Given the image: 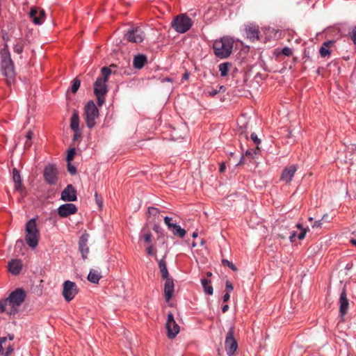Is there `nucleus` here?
<instances>
[{
	"label": "nucleus",
	"instance_id": "f257e3e1",
	"mask_svg": "<svg viewBox=\"0 0 356 356\" xmlns=\"http://www.w3.org/2000/svg\"><path fill=\"white\" fill-rule=\"evenodd\" d=\"M26 298L25 291L18 288L10 293L9 296L0 301V312H5L10 315H15L19 311V306Z\"/></svg>",
	"mask_w": 356,
	"mask_h": 356
},
{
	"label": "nucleus",
	"instance_id": "f03ea898",
	"mask_svg": "<svg viewBox=\"0 0 356 356\" xmlns=\"http://www.w3.org/2000/svg\"><path fill=\"white\" fill-rule=\"evenodd\" d=\"M1 72L6 79L7 85L10 86L15 82V63L11 59L8 45L5 43L4 47L0 51Z\"/></svg>",
	"mask_w": 356,
	"mask_h": 356
},
{
	"label": "nucleus",
	"instance_id": "7ed1b4c3",
	"mask_svg": "<svg viewBox=\"0 0 356 356\" xmlns=\"http://www.w3.org/2000/svg\"><path fill=\"white\" fill-rule=\"evenodd\" d=\"M101 74V76L97 78L93 85V91L99 106H102L105 103V96L108 92L106 82L111 74V69L106 68V66L102 67Z\"/></svg>",
	"mask_w": 356,
	"mask_h": 356
},
{
	"label": "nucleus",
	"instance_id": "20e7f679",
	"mask_svg": "<svg viewBox=\"0 0 356 356\" xmlns=\"http://www.w3.org/2000/svg\"><path fill=\"white\" fill-rule=\"evenodd\" d=\"M234 40L229 37H223L213 42V52L220 58H226L233 51Z\"/></svg>",
	"mask_w": 356,
	"mask_h": 356
},
{
	"label": "nucleus",
	"instance_id": "39448f33",
	"mask_svg": "<svg viewBox=\"0 0 356 356\" xmlns=\"http://www.w3.org/2000/svg\"><path fill=\"white\" fill-rule=\"evenodd\" d=\"M25 241L31 248L37 247L40 234L37 227L35 218H31L25 225Z\"/></svg>",
	"mask_w": 356,
	"mask_h": 356
},
{
	"label": "nucleus",
	"instance_id": "423d86ee",
	"mask_svg": "<svg viewBox=\"0 0 356 356\" xmlns=\"http://www.w3.org/2000/svg\"><path fill=\"white\" fill-rule=\"evenodd\" d=\"M192 25L193 22L191 18L184 14L177 15L172 21V27L175 30L178 31V33H186V31L190 30Z\"/></svg>",
	"mask_w": 356,
	"mask_h": 356
},
{
	"label": "nucleus",
	"instance_id": "0eeeda50",
	"mask_svg": "<svg viewBox=\"0 0 356 356\" xmlns=\"http://www.w3.org/2000/svg\"><path fill=\"white\" fill-rule=\"evenodd\" d=\"M99 110L94 102H89L84 108L86 123L88 128L95 126V120L99 116Z\"/></svg>",
	"mask_w": 356,
	"mask_h": 356
},
{
	"label": "nucleus",
	"instance_id": "6e6552de",
	"mask_svg": "<svg viewBox=\"0 0 356 356\" xmlns=\"http://www.w3.org/2000/svg\"><path fill=\"white\" fill-rule=\"evenodd\" d=\"M234 335V327H230L225 341V350L229 356H233L238 348V343Z\"/></svg>",
	"mask_w": 356,
	"mask_h": 356
},
{
	"label": "nucleus",
	"instance_id": "1a4fd4ad",
	"mask_svg": "<svg viewBox=\"0 0 356 356\" xmlns=\"http://www.w3.org/2000/svg\"><path fill=\"white\" fill-rule=\"evenodd\" d=\"M78 293L76 283L73 281H65L63 288V296L67 301H71Z\"/></svg>",
	"mask_w": 356,
	"mask_h": 356
},
{
	"label": "nucleus",
	"instance_id": "9d476101",
	"mask_svg": "<svg viewBox=\"0 0 356 356\" xmlns=\"http://www.w3.org/2000/svg\"><path fill=\"white\" fill-rule=\"evenodd\" d=\"M165 327L169 338H175L180 330V327L177 324L175 317L171 313L168 314Z\"/></svg>",
	"mask_w": 356,
	"mask_h": 356
},
{
	"label": "nucleus",
	"instance_id": "9b49d317",
	"mask_svg": "<svg viewBox=\"0 0 356 356\" xmlns=\"http://www.w3.org/2000/svg\"><path fill=\"white\" fill-rule=\"evenodd\" d=\"M44 179L50 185H54L58 180V170L55 165H47L44 169Z\"/></svg>",
	"mask_w": 356,
	"mask_h": 356
},
{
	"label": "nucleus",
	"instance_id": "f8f14e48",
	"mask_svg": "<svg viewBox=\"0 0 356 356\" xmlns=\"http://www.w3.org/2000/svg\"><path fill=\"white\" fill-rule=\"evenodd\" d=\"M125 37L127 40L134 42V43H140L145 38V33L140 28H135L133 30L129 31Z\"/></svg>",
	"mask_w": 356,
	"mask_h": 356
},
{
	"label": "nucleus",
	"instance_id": "ddd939ff",
	"mask_svg": "<svg viewBox=\"0 0 356 356\" xmlns=\"http://www.w3.org/2000/svg\"><path fill=\"white\" fill-rule=\"evenodd\" d=\"M29 17L35 24H42L44 20L45 11L43 9H38L37 7H31L29 12Z\"/></svg>",
	"mask_w": 356,
	"mask_h": 356
},
{
	"label": "nucleus",
	"instance_id": "4468645a",
	"mask_svg": "<svg viewBox=\"0 0 356 356\" xmlns=\"http://www.w3.org/2000/svg\"><path fill=\"white\" fill-rule=\"evenodd\" d=\"M61 199L63 201H71L76 200V191L72 184H68L64 190L61 192Z\"/></svg>",
	"mask_w": 356,
	"mask_h": 356
},
{
	"label": "nucleus",
	"instance_id": "2eb2a0df",
	"mask_svg": "<svg viewBox=\"0 0 356 356\" xmlns=\"http://www.w3.org/2000/svg\"><path fill=\"white\" fill-rule=\"evenodd\" d=\"M296 170L297 166H296V165H291L290 166L285 167L281 174L280 180L286 184H289L291 182L292 178L295 175Z\"/></svg>",
	"mask_w": 356,
	"mask_h": 356
},
{
	"label": "nucleus",
	"instance_id": "dca6fc26",
	"mask_svg": "<svg viewBox=\"0 0 356 356\" xmlns=\"http://www.w3.org/2000/svg\"><path fill=\"white\" fill-rule=\"evenodd\" d=\"M349 308V301L347 298V293L345 288L341 292L339 296V313L341 317L346 314Z\"/></svg>",
	"mask_w": 356,
	"mask_h": 356
},
{
	"label": "nucleus",
	"instance_id": "f3484780",
	"mask_svg": "<svg viewBox=\"0 0 356 356\" xmlns=\"http://www.w3.org/2000/svg\"><path fill=\"white\" fill-rule=\"evenodd\" d=\"M13 179L15 183V190L18 191L22 195H25L26 191L22 184V179L19 172L16 168L13 170Z\"/></svg>",
	"mask_w": 356,
	"mask_h": 356
},
{
	"label": "nucleus",
	"instance_id": "a211bd4d",
	"mask_svg": "<svg viewBox=\"0 0 356 356\" xmlns=\"http://www.w3.org/2000/svg\"><path fill=\"white\" fill-rule=\"evenodd\" d=\"M77 208L73 203H65L58 208V213L61 217H67L76 212Z\"/></svg>",
	"mask_w": 356,
	"mask_h": 356
},
{
	"label": "nucleus",
	"instance_id": "6ab92c4d",
	"mask_svg": "<svg viewBox=\"0 0 356 356\" xmlns=\"http://www.w3.org/2000/svg\"><path fill=\"white\" fill-rule=\"evenodd\" d=\"M164 283V296L166 302L170 301L175 291V283L171 277H167Z\"/></svg>",
	"mask_w": 356,
	"mask_h": 356
},
{
	"label": "nucleus",
	"instance_id": "aec40b11",
	"mask_svg": "<svg viewBox=\"0 0 356 356\" xmlns=\"http://www.w3.org/2000/svg\"><path fill=\"white\" fill-rule=\"evenodd\" d=\"M88 237H89L88 234H83L81 236L79 241V250L82 254V257L83 258V259H86V258L87 257V255L89 252V248H88Z\"/></svg>",
	"mask_w": 356,
	"mask_h": 356
},
{
	"label": "nucleus",
	"instance_id": "412c9836",
	"mask_svg": "<svg viewBox=\"0 0 356 356\" xmlns=\"http://www.w3.org/2000/svg\"><path fill=\"white\" fill-rule=\"evenodd\" d=\"M22 268V263L19 259H13L8 262V270L13 275H18Z\"/></svg>",
	"mask_w": 356,
	"mask_h": 356
},
{
	"label": "nucleus",
	"instance_id": "4be33fe9",
	"mask_svg": "<svg viewBox=\"0 0 356 356\" xmlns=\"http://www.w3.org/2000/svg\"><path fill=\"white\" fill-rule=\"evenodd\" d=\"M147 58L146 56L139 54L134 56L133 65L136 69H142V67L145 66V63H147Z\"/></svg>",
	"mask_w": 356,
	"mask_h": 356
},
{
	"label": "nucleus",
	"instance_id": "5701e85b",
	"mask_svg": "<svg viewBox=\"0 0 356 356\" xmlns=\"http://www.w3.org/2000/svg\"><path fill=\"white\" fill-rule=\"evenodd\" d=\"M248 38L252 41L257 40L259 38V30L256 26H249L245 29Z\"/></svg>",
	"mask_w": 356,
	"mask_h": 356
},
{
	"label": "nucleus",
	"instance_id": "b1692460",
	"mask_svg": "<svg viewBox=\"0 0 356 356\" xmlns=\"http://www.w3.org/2000/svg\"><path fill=\"white\" fill-rule=\"evenodd\" d=\"M80 118L77 111H74L70 118V128L74 131H79Z\"/></svg>",
	"mask_w": 356,
	"mask_h": 356
},
{
	"label": "nucleus",
	"instance_id": "393cba45",
	"mask_svg": "<svg viewBox=\"0 0 356 356\" xmlns=\"http://www.w3.org/2000/svg\"><path fill=\"white\" fill-rule=\"evenodd\" d=\"M333 44L334 42L332 40L326 41L324 42L323 46H321L319 49L321 56L325 57L329 56V54H330V48L333 45Z\"/></svg>",
	"mask_w": 356,
	"mask_h": 356
},
{
	"label": "nucleus",
	"instance_id": "a878e982",
	"mask_svg": "<svg viewBox=\"0 0 356 356\" xmlns=\"http://www.w3.org/2000/svg\"><path fill=\"white\" fill-rule=\"evenodd\" d=\"M159 268L161 272V275L163 279H166L169 276V272L167 268V263L165 259L159 261Z\"/></svg>",
	"mask_w": 356,
	"mask_h": 356
},
{
	"label": "nucleus",
	"instance_id": "bb28decb",
	"mask_svg": "<svg viewBox=\"0 0 356 356\" xmlns=\"http://www.w3.org/2000/svg\"><path fill=\"white\" fill-rule=\"evenodd\" d=\"M101 277V274L98 272L97 270L92 269L89 272V275H88V279L89 281L92 283H98L99 279Z\"/></svg>",
	"mask_w": 356,
	"mask_h": 356
},
{
	"label": "nucleus",
	"instance_id": "cd10ccee",
	"mask_svg": "<svg viewBox=\"0 0 356 356\" xmlns=\"http://www.w3.org/2000/svg\"><path fill=\"white\" fill-rule=\"evenodd\" d=\"M202 286L204 288V290L206 293L213 294V288L211 285V280H207V278H203L201 280Z\"/></svg>",
	"mask_w": 356,
	"mask_h": 356
},
{
	"label": "nucleus",
	"instance_id": "c85d7f7f",
	"mask_svg": "<svg viewBox=\"0 0 356 356\" xmlns=\"http://www.w3.org/2000/svg\"><path fill=\"white\" fill-rule=\"evenodd\" d=\"M172 232L174 235H177L179 237H184L186 235V229H182L181 227L177 223H174Z\"/></svg>",
	"mask_w": 356,
	"mask_h": 356
},
{
	"label": "nucleus",
	"instance_id": "c756f323",
	"mask_svg": "<svg viewBox=\"0 0 356 356\" xmlns=\"http://www.w3.org/2000/svg\"><path fill=\"white\" fill-rule=\"evenodd\" d=\"M230 66H232V64L230 63H223L219 64L218 68L220 72L221 76H226V75L228 74V71L229 70Z\"/></svg>",
	"mask_w": 356,
	"mask_h": 356
},
{
	"label": "nucleus",
	"instance_id": "7c9ffc66",
	"mask_svg": "<svg viewBox=\"0 0 356 356\" xmlns=\"http://www.w3.org/2000/svg\"><path fill=\"white\" fill-rule=\"evenodd\" d=\"M296 227L300 229V233L298 234V239H300V240L304 239V238L305 237V236L307 234V229L303 228L302 224H300V223L296 224Z\"/></svg>",
	"mask_w": 356,
	"mask_h": 356
},
{
	"label": "nucleus",
	"instance_id": "2f4dec72",
	"mask_svg": "<svg viewBox=\"0 0 356 356\" xmlns=\"http://www.w3.org/2000/svg\"><path fill=\"white\" fill-rule=\"evenodd\" d=\"M80 84H81V81H79V79H77V77L74 79L72 80V86L71 87L72 92L74 93L76 92Z\"/></svg>",
	"mask_w": 356,
	"mask_h": 356
},
{
	"label": "nucleus",
	"instance_id": "473e14b6",
	"mask_svg": "<svg viewBox=\"0 0 356 356\" xmlns=\"http://www.w3.org/2000/svg\"><path fill=\"white\" fill-rule=\"evenodd\" d=\"M24 48V43L22 41H18L14 47V51L17 54H21Z\"/></svg>",
	"mask_w": 356,
	"mask_h": 356
},
{
	"label": "nucleus",
	"instance_id": "72a5a7b5",
	"mask_svg": "<svg viewBox=\"0 0 356 356\" xmlns=\"http://www.w3.org/2000/svg\"><path fill=\"white\" fill-rule=\"evenodd\" d=\"M76 154V150L74 148L70 149L67 154V162H71L74 158Z\"/></svg>",
	"mask_w": 356,
	"mask_h": 356
},
{
	"label": "nucleus",
	"instance_id": "f704fd0d",
	"mask_svg": "<svg viewBox=\"0 0 356 356\" xmlns=\"http://www.w3.org/2000/svg\"><path fill=\"white\" fill-rule=\"evenodd\" d=\"M152 237V234L150 232H147L146 233L142 234L140 238L143 239L146 243H150Z\"/></svg>",
	"mask_w": 356,
	"mask_h": 356
},
{
	"label": "nucleus",
	"instance_id": "c9c22d12",
	"mask_svg": "<svg viewBox=\"0 0 356 356\" xmlns=\"http://www.w3.org/2000/svg\"><path fill=\"white\" fill-rule=\"evenodd\" d=\"M222 265H227L229 268H230L232 270L236 271L238 270L237 267L232 262L229 261L227 259L222 260Z\"/></svg>",
	"mask_w": 356,
	"mask_h": 356
},
{
	"label": "nucleus",
	"instance_id": "e433bc0d",
	"mask_svg": "<svg viewBox=\"0 0 356 356\" xmlns=\"http://www.w3.org/2000/svg\"><path fill=\"white\" fill-rule=\"evenodd\" d=\"M172 220V218H169V216H165L164 218V221L165 224L167 225L169 229L172 230L173 225L174 223L171 222Z\"/></svg>",
	"mask_w": 356,
	"mask_h": 356
},
{
	"label": "nucleus",
	"instance_id": "4c0bfd02",
	"mask_svg": "<svg viewBox=\"0 0 356 356\" xmlns=\"http://www.w3.org/2000/svg\"><path fill=\"white\" fill-rule=\"evenodd\" d=\"M67 170L70 175H75L76 173V169L71 162H67Z\"/></svg>",
	"mask_w": 356,
	"mask_h": 356
},
{
	"label": "nucleus",
	"instance_id": "58836bf2",
	"mask_svg": "<svg viewBox=\"0 0 356 356\" xmlns=\"http://www.w3.org/2000/svg\"><path fill=\"white\" fill-rule=\"evenodd\" d=\"M148 213L149 216H157V214H159V210L158 208L149 207L148 208Z\"/></svg>",
	"mask_w": 356,
	"mask_h": 356
},
{
	"label": "nucleus",
	"instance_id": "ea45409f",
	"mask_svg": "<svg viewBox=\"0 0 356 356\" xmlns=\"http://www.w3.org/2000/svg\"><path fill=\"white\" fill-rule=\"evenodd\" d=\"M349 35L355 44L356 45V26L353 28V29L351 31V32L349 33Z\"/></svg>",
	"mask_w": 356,
	"mask_h": 356
},
{
	"label": "nucleus",
	"instance_id": "a19ab883",
	"mask_svg": "<svg viewBox=\"0 0 356 356\" xmlns=\"http://www.w3.org/2000/svg\"><path fill=\"white\" fill-rule=\"evenodd\" d=\"M292 50L289 47H284L282 50V53L286 56H290L292 54Z\"/></svg>",
	"mask_w": 356,
	"mask_h": 356
},
{
	"label": "nucleus",
	"instance_id": "79ce46f5",
	"mask_svg": "<svg viewBox=\"0 0 356 356\" xmlns=\"http://www.w3.org/2000/svg\"><path fill=\"white\" fill-rule=\"evenodd\" d=\"M251 139L253 140V142L256 144H259L260 142V139H259L257 134L252 133L251 134Z\"/></svg>",
	"mask_w": 356,
	"mask_h": 356
},
{
	"label": "nucleus",
	"instance_id": "37998d69",
	"mask_svg": "<svg viewBox=\"0 0 356 356\" xmlns=\"http://www.w3.org/2000/svg\"><path fill=\"white\" fill-rule=\"evenodd\" d=\"M226 289L228 291H233V289H234V286H233L232 283H231L230 281H229V280H227V282H226Z\"/></svg>",
	"mask_w": 356,
	"mask_h": 356
},
{
	"label": "nucleus",
	"instance_id": "c03bdc74",
	"mask_svg": "<svg viewBox=\"0 0 356 356\" xmlns=\"http://www.w3.org/2000/svg\"><path fill=\"white\" fill-rule=\"evenodd\" d=\"M219 91L217 89H211L210 91H208V94L209 97H215V95H218Z\"/></svg>",
	"mask_w": 356,
	"mask_h": 356
},
{
	"label": "nucleus",
	"instance_id": "a18cd8bd",
	"mask_svg": "<svg viewBox=\"0 0 356 356\" xmlns=\"http://www.w3.org/2000/svg\"><path fill=\"white\" fill-rule=\"evenodd\" d=\"M296 232H295V231H292V232H291V233H290V234H289V240H290L291 242L295 241V240H296Z\"/></svg>",
	"mask_w": 356,
	"mask_h": 356
},
{
	"label": "nucleus",
	"instance_id": "49530a36",
	"mask_svg": "<svg viewBox=\"0 0 356 356\" xmlns=\"http://www.w3.org/2000/svg\"><path fill=\"white\" fill-rule=\"evenodd\" d=\"M147 252L148 254L153 255L155 254V252L152 246H149L147 248Z\"/></svg>",
	"mask_w": 356,
	"mask_h": 356
},
{
	"label": "nucleus",
	"instance_id": "de8ad7c7",
	"mask_svg": "<svg viewBox=\"0 0 356 356\" xmlns=\"http://www.w3.org/2000/svg\"><path fill=\"white\" fill-rule=\"evenodd\" d=\"M13 347H11V346H8V347L7 348V349H6V351L5 355H6V356H8V355H10V353H13Z\"/></svg>",
	"mask_w": 356,
	"mask_h": 356
},
{
	"label": "nucleus",
	"instance_id": "09e8293b",
	"mask_svg": "<svg viewBox=\"0 0 356 356\" xmlns=\"http://www.w3.org/2000/svg\"><path fill=\"white\" fill-rule=\"evenodd\" d=\"M226 169L225 163H221L219 167V170L220 172H225Z\"/></svg>",
	"mask_w": 356,
	"mask_h": 356
},
{
	"label": "nucleus",
	"instance_id": "8fccbe9b",
	"mask_svg": "<svg viewBox=\"0 0 356 356\" xmlns=\"http://www.w3.org/2000/svg\"><path fill=\"white\" fill-rule=\"evenodd\" d=\"M229 297H230L229 293H226L222 296V300L225 301V302H227L229 299Z\"/></svg>",
	"mask_w": 356,
	"mask_h": 356
},
{
	"label": "nucleus",
	"instance_id": "3c124183",
	"mask_svg": "<svg viewBox=\"0 0 356 356\" xmlns=\"http://www.w3.org/2000/svg\"><path fill=\"white\" fill-rule=\"evenodd\" d=\"M321 220H317V221H315L314 225H313V227H321Z\"/></svg>",
	"mask_w": 356,
	"mask_h": 356
},
{
	"label": "nucleus",
	"instance_id": "603ef678",
	"mask_svg": "<svg viewBox=\"0 0 356 356\" xmlns=\"http://www.w3.org/2000/svg\"><path fill=\"white\" fill-rule=\"evenodd\" d=\"M33 136V133L31 131H29L26 136L28 140H31Z\"/></svg>",
	"mask_w": 356,
	"mask_h": 356
},
{
	"label": "nucleus",
	"instance_id": "864d4df0",
	"mask_svg": "<svg viewBox=\"0 0 356 356\" xmlns=\"http://www.w3.org/2000/svg\"><path fill=\"white\" fill-rule=\"evenodd\" d=\"M79 136H80V130L79 131H76V132H74L73 139L74 140H76Z\"/></svg>",
	"mask_w": 356,
	"mask_h": 356
},
{
	"label": "nucleus",
	"instance_id": "5fc2aeb1",
	"mask_svg": "<svg viewBox=\"0 0 356 356\" xmlns=\"http://www.w3.org/2000/svg\"><path fill=\"white\" fill-rule=\"evenodd\" d=\"M31 145V140H29L28 138H27L26 142H25L24 147H30Z\"/></svg>",
	"mask_w": 356,
	"mask_h": 356
},
{
	"label": "nucleus",
	"instance_id": "6e6d98bb",
	"mask_svg": "<svg viewBox=\"0 0 356 356\" xmlns=\"http://www.w3.org/2000/svg\"><path fill=\"white\" fill-rule=\"evenodd\" d=\"M153 229H154L155 232H159L161 231V227H160V226H159V225H154V226L153 227Z\"/></svg>",
	"mask_w": 356,
	"mask_h": 356
},
{
	"label": "nucleus",
	"instance_id": "4d7b16f0",
	"mask_svg": "<svg viewBox=\"0 0 356 356\" xmlns=\"http://www.w3.org/2000/svg\"><path fill=\"white\" fill-rule=\"evenodd\" d=\"M219 92H225V87L223 86V85H221V86L219 87L218 90Z\"/></svg>",
	"mask_w": 356,
	"mask_h": 356
},
{
	"label": "nucleus",
	"instance_id": "13d9d810",
	"mask_svg": "<svg viewBox=\"0 0 356 356\" xmlns=\"http://www.w3.org/2000/svg\"><path fill=\"white\" fill-rule=\"evenodd\" d=\"M228 309H229V305H224L222 307V312H226L228 311Z\"/></svg>",
	"mask_w": 356,
	"mask_h": 356
},
{
	"label": "nucleus",
	"instance_id": "bf43d9fd",
	"mask_svg": "<svg viewBox=\"0 0 356 356\" xmlns=\"http://www.w3.org/2000/svg\"><path fill=\"white\" fill-rule=\"evenodd\" d=\"M321 220L322 221H327V220H329V216L328 215H324L322 217Z\"/></svg>",
	"mask_w": 356,
	"mask_h": 356
},
{
	"label": "nucleus",
	"instance_id": "052dcab7",
	"mask_svg": "<svg viewBox=\"0 0 356 356\" xmlns=\"http://www.w3.org/2000/svg\"><path fill=\"white\" fill-rule=\"evenodd\" d=\"M117 67V66L115 65V64H111V65L108 67H111V74H112V72H115L114 71V69H115V67Z\"/></svg>",
	"mask_w": 356,
	"mask_h": 356
},
{
	"label": "nucleus",
	"instance_id": "680f3d73",
	"mask_svg": "<svg viewBox=\"0 0 356 356\" xmlns=\"http://www.w3.org/2000/svg\"><path fill=\"white\" fill-rule=\"evenodd\" d=\"M6 337H0L1 345L2 346V344H3V343L6 341Z\"/></svg>",
	"mask_w": 356,
	"mask_h": 356
},
{
	"label": "nucleus",
	"instance_id": "e2e57ef3",
	"mask_svg": "<svg viewBox=\"0 0 356 356\" xmlns=\"http://www.w3.org/2000/svg\"><path fill=\"white\" fill-rule=\"evenodd\" d=\"M243 163H244V156H242L237 165H241V164H243Z\"/></svg>",
	"mask_w": 356,
	"mask_h": 356
},
{
	"label": "nucleus",
	"instance_id": "0e129e2a",
	"mask_svg": "<svg viewBox=\"0 0 356 356\" xmlns=\"http://www.w3.org/2000/svg\"><path fill=\"white\" fill-rule=\"evenodd\" d=\"M183 78H184V79H188V73H185V74H184Z\"/></svg>",
	"mask_w": 356,
	"mask_h": 356
},
{
	"label": "nucleus",
	"instance_id": "69168bd1",
	"mask_svg": "<svg viewBox=\"0 0 356 356\" xmlns=\"http://www.w3.org/2000/svg\"><path fill=\"white\" fill-rule=\"evenodd\" d=\"M350 242L356 246V239H350Z\"/></svg>",
	"mask_w": 356,
	"mask_h": 356
},
{
	"label": "nucleus",
	"instance_id": "338daca9",
	"mask_svg": "<svg viewBox=\"0 0 356 356\" xmlns=\"http://www.w3.org/2000/svg\"><path fill=\"white\" fill-rule=\"evenodd\" d=\"M192 236H193V237H197V232H194L192 234Z\"/></svg>",
	"mask_w": 356,
	"mask_h": 356
},
{
	"label": "nucleus",
	"instance_id": "774afa93",
	"mask_svg": "<svg viewBox=\"0 0 356 356\" xmlns=\"http://www.w3.org/2000/svg\"><path fill=\"white\" fill-rule=\"evenodd\" d=\"M245 154L246 155H250V154H252V152L250 151V150H248V151L245 152Z\"/></svg>",
	"mask_w": 356,
	"mask_h": 356
}]
</instances>
